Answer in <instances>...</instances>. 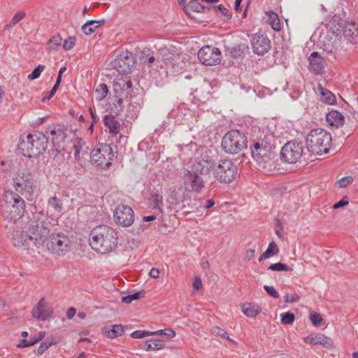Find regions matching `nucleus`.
<instances>
[{"instance_id":"1","label":"nucleus","mask_w":358,"mask_h":358,"mask_svg":"<svg viewBox=\"0 0 358 358\" xmlns=\"http://www.w3.org/2000/svg\"><path fill=\"white\" fill-rule=\"evenodd\" d=\"M274 148V136L271 134L261 135L250 145L252 158L266 174H269L275 169Z\"/></svg>"},{"instance_id":"2","label":"nucleus","mask_w":358,"mask_h":358,"mask_svg":"<svg viewBox=\"0 0 358 358\" xmlns=\"http://www.w3.org/2000/svg\"><path fill=\"white\" fill-rule=\"evenodd\" d=\"M117 233L106 225L93 229L90 235V245L93 250L101 254L113 252L117 245Z\"/></svg>"},{"instance_id":"3","label":"nucleus","mask_w":358,"mask_h":358,"mask_svg":"<svg viewBox=\"0 0 358 358\" xmlns=\"http://www.w3.org/2000/svg\"><path fill=\"white\" fill-rule=\"evenodd\" d=\"M48 138L43 133L29 134L25 138L21 137L18 149L21 153L28 158L38 157L48 148Z\"/></svg>"},{"instance_id":"4","label":"nucleus","mask_w":358,"mask_h":358,"mask_svg":"<svg viewBox=\"0 0 358 358\" xmlns=\"http://www.w3.org/2000/svg\"><path fill=\"white\" fill-rule=\"evenodd\" d=\"M306 144L308 150L315 155L327 154L332 145L331 135L325 129H312L306 136Z\"/></svg>"},{"instance_id":"5","label":"nucleus","mask_w":358,"mask_h":358,"mask_svg":"<svg viewBox=\"0 0 358 358\" xmlns=\"http://www.w3.org/2000/svg\"><path fill=\"white\" fill-rule=\"evenodd\" d=\"M3 201L4 203L1 206L3 217L10 222L19 220L25 210L24 199L12 191H6L3 194Z\"/></svg>"},{"instance_id":"6","label":"nucleus","mask_w":358,"mask_h":358,"mask_svg":"<svg viewBox=\"0 0 358 358\" xmlns=\"http://www.w3.org/2000/svg\"><path fill=\"white\" fill-rule=\"evenodd\" d=\"M52 227L50 218L42 212L33 213L32 217L27 223L29 232L34 239V243L43 241V238L49 234Z\"/></svg>"},{"instance_id":"7","label":"nucleus","mask_w":358,"mask_h":358,"mask_svg":"<svg viewBox=\"0 0 358 358\" xmlns=\"http://www.w3.org/2000/svg\"><path fill=\"white\" fill-rule=\"evenodd\" d=\"M247 145V138L239 130H231L225 134L222 141V148L228 154H237Z\"/></svg>"},{"instance_id":"8","label":"nucleus","mask_w":358,"mask_h":358,"mask_svg":"<svg viewBox=\"0 0 358 358\" xmlns=\"http://www.w3.org/2000/svg\"><path fill=\"white\" fill-rule=\"evenodd\" d=\"M238 168L236 164L229 159L219 161L213 171L215 178L221 183L229 184L234 182L237 176Z\"/></svg>"},{"instance_id":"9","label":"nucleus","mask_w":358,"mask_h":358,"mask_svg":"<svg viewBox=\"0 0 358 358\" xmlns=\"http://www.w3.org/2000/svg\"><path fill=\"white\" fill-rule=\"evenodd\" d=\"M113 159V150L108 144H101L91 152V162L97 167L108 168Z\"/></svg>"},{"instance_id":"10","label":"nucleus","mask_w":358,"mask_h":358,"mask_svg":"<svg viewBox=\"0 0 358 358\" xmlns=\"http://www.w3.org/2000/svg\"><path fill=\"white\" fill-rule=\"evenodd\" d=\"M303 143L292 141L287 143L281 149L280 158L288 164H296L304 155Z\"/></svg>"},{"instance_id":"11","label":"nucleus","mask_w":358,"mask_h":358,"mask_svg":"<svg viewBox=\"0 0 358 358\" xmlns=\"http://www.w3.org/2000/svg\"><path fill=\"white\" fill-rule=\"evenodd\" d=\"M70 240L62 233L52 234L46 242L48 250L52 254L63 256L70 249Z\"/></svg>"},{"instance_id":"12","label":"nucleus","mask_w":358,"mask_h":358,"mask_svg":"<svg viewBox=\"0 0 358 358\" xmlns=\"http://www.w3.org/2000/svg\"><path fill=\"white\" fill-rule=\"evenodd\" d=\"M213 168H215V160L212 152L206 149L201 150L200 155L196 158L193 169L201 174H208Z\"/></svg>"},{"instance_id":"13","label":"nucleus","mask_w":358,"mask_h":358,"mask_svg":"<svg viewBox=\"0 0 358 358\" xmlns=\"http://www.w3.org/2000/svg\"><path fill=\"white\" fill-rule=\"evenodd\" d=\"M199 61L206 66L217 65L221 62V52L217 48L206 45L197 54Z\"/></svg>"},{"instance_id":"14","label":"nucleus","mask_w":358,"mask_h":358,"mask_svg":"<svg viewBox=\"0 0 358 358\" xmlns=\"http://www.w3.org/2000/svg\"><path fill=\"white\" fill-rule=\"evenodd\" d=\"M197 173L194 169L192 171L185 170L183 180L186 189L200 193L204 187V181L201 176H198Z\"/></svg>"},{"instance_id":"15","label":"nucleus","mask_w":358,"mask_h":358,"mask_svg":"<svg viewBox=\"0 0 358 358\" xmlns=\"http://www.w3.org/2000/svg\"><path fill=\"white\" fill-rule=\"evenodd\" d=\"M114 220L117 224L122 227L131 226L134 221L133 209L127 205L118 206L114 211Z\"/></svg>"},{"instance_id":"16","label":"nucleus","mask_w":358,"mask_h":358,"mask_svg":"<svg viewBox=\"0 0 358 358\" xmlns=\"http://www.w3.org/2000/svg\"><path fill=\"white\" fill-rule=\"evenodd\" d=\"M134 63L132 53L127 51L118 55L112 62V64L118 72L127 74L131 71Z\"/></svg>"},{"instance_id":"17","label":"nucleus","mask_w":358,"mask_h":358,"mask_svg":"<svg viewBox=\"0 0 358 358\" xmlns=\"http://www.w3.org/2000/svg\"><path fill=\"white\" fill-rule=\"evenodd\" d=\"M250 41L254 52L258 55H264L271 49V41L265 35L255 34Z\"/></svg>"},{"instance_id":"18","label":"nucleus","mask_w":358,"mask_h":358,"mask_svg":"<svg viewBox=\"0 0 358 358\" xmlns=\"http://www.w3.org/2000/svg\"><path fill=\"white\" fill-rule=\"evenodd\" d=\"M52 313V306L45 301L44 298H41L39 300L31 311V315L34 318L43 321L49 319Z\"/></svg>"},{"instance_id":"19","label":"nucleus","mask_w":358,"mask_h":358,"mask_svg":"<svg viewBox=\"0 0 358 358\" xmlns=\"http://www.w3.org/2000/svg\"><path fill=\"white\" fill-rule=\"evenodd\" d=\"M12 241L14 246L23 248L27 246L30 242H34V239L33 235L29 232L28 228H17L13 230Z\"/></svg>"},{"instance_id":"20","label":"nucleus","mask_w":358,"mask_h":358,"mask_svg":"<svg viewBox=\"0 0 358 358\" xmlns=\"http://www.w3.org/2000/svg\"><path fill=\"white\" fill-rule=\"evenodd\" d=\"M14 180V187L18 192L22 193L24 191L32 190L34 185L33 178L29 173L19 171Z\"/></svg>"},{"instance_id":"21","label":"nucleus","mask_w":358,"mask_h":358,"mask_svg":"<svg viewBox=\"0 0 358 358\" xmlns=\"http://www.w3.org/2000/svg\"><path fill=\"white\" fill-rule=\"evenodd\" d=\"M50 134L52 136V142L54 148L59 152V149L62 148L65 139L67 137V129L64 125L57 124L50 128Z\"/></svg>"},{"instance_id":"22","label":"nucleus","mask_w":358,"mask_h":358,"mask_svg":"<svg viewBox=\"0 0 358 358\" xmlns=\"http://www.w3.org/2000/svg\"><path fill=\"white\" fill-rule=\"evenodd\" d=\"M113 90L116 96L127 97L131 94L133 83L131 80L124 78L115 79L113 81Z\"/></svg>"},{"instance_id":"23","label":"nucleus","mask_w":358,"mask_h":358,"mask_svg":"<svg viewBox=\"0 0 358 358\" xmlns=\"http://www.w3.org/2000/svg\"><path fill=\"white\" fill-rule=\"evenodd\" d=\"M323 50L327 54H330L336 58V55L341 49V41L340 38L334 37L325 38L323 41Z\"/></svg>"},{"instance_id":"24","label":"nucleus","mask_w":358,"mask_h":358,"mask_svg":"<svg viewBox=\"0 0 358 358\" xmlns=\"http://www.w3.org/2000/svg\"><path fill=\"white\" fill-rule=\"evenodd\" d=\"M324 58L317 52H313L309 57L311 70L315 75H322L324 73Z\"/></svg>"},{"instance_id":"25","label":"nucleus","mask_w":358,"mask_h":358,"mask_svg":"<svg viewBox=\"0 0 358 358\" xmlns=\"http://www.w3.org/2000/svg\"><path fill=\"white\" fill-rule=\"evenodd\" d=\"M303 341L306 343L313 345H321L327 348H329L333 346V341L329 337H327L323 334H312L305 337Z\"/></svg>"},{"instance_id":"26","label":"nucleus","mask_w":358,"mask_h":358,"mask_svg":"<svg viewBox=\"0 0 358 358\" xmlns=\"http://www.w3.org/2000/svg\"><path fill=\"white\" fill-rule=\"evenodd\" d=\"M326 120L331 127L338 128L344 124V116L337 110H331L326 115Z\"/></svg>"},{"instance_id":"27","label":"nucleus","mask_w":358,"mask_h":358,"mask_svg":"<svg viewBox=\"0 0 358 358\" xmlns=\"http://www.w3.org/2000/svg\"><path fill=\"white\" fill-rule=\"evenodd\" d=\"M124 332V326L121 324H113L106 327L102 330V334L108 338H115L122 336Z\"/></svg>"},{"instance_id":"28","label":"nucleus","mask_w":358,"mask_h":358,"mask_svg":"<svg viewBox=\"0 0 358 358\" xmlns=\"http://www.w3.org/2000/svg\"><path fill=\"white\" fill-rule=\"evenodd\" d=\"M150 201L152 204V208L157 210L159 213L163 212L164 202L162 193L159 190H152L150 193Z\"/></svg>"},{"instance_id":"29","label":"nucleus","mask_w":358,"mask_h":358,"mask_svg":"<svg viewBox=\"0 0 358 358\" xmlns=\"http://www.w3.org/2000/svg\"><path fill=\"white\" fill-rule=\"evenodd\" d=\"M103 124L109 129V133L117 134L120 131V124L113 115H106L103 117Z\"/></svg>"},{"instance_id":"30","label":"nucleus","mask_w":358,"mask_h":358,"mask_svg":"<svg viewBox=\"0 0 358 358\" xmlns=\"http://www.w3.org/2000/svg\"><path fill=\"white\" fill-rule=\"evenodd\" d=\"M343 37L351 43L358 42V33L357 32L355 24H351L345 26L343 29Z\"/></svg>"},{"instance_id":"31","label":"nucleus","mask_w":358,"mask_h":358,"mask_svg":"<svg viewBox=\"0 0 358 358\" xmlns=\"http://www.w3.org/2000/svg\"><path fill=\"white\" fill-rule=\"evenodd\" d=\"M317 90L322 102L329 105L334 104L336 102V97L334 94L329 90L324 88L321 84H318Z\"/></svg>"},{"instance_id":"32","label":"nucleus","mask_w":358,"mask_h":358,"mask_svg":"<svg viewBox=\"0 0 358 358\" xmlns=\"http://www.w3.org/2000/svg\"><path fill=\"white\" fill-rule=\"evenodd\" d=\"M165 347V342L163 340L158 338H152L145 342L143 346L141 348L145 351L150 350H159Z\"/></svg>"},{"instance_id":"33","label":"nucleus","mask_w":358,"mask_h":358,"mask_svg":"<svg viewBox=\"0 0 358 358\" xmlns=\"http://www.w3.org/2000/svg\"><path fill=\"white\" fill-rule=\"evenodd\" d=\"M226 51L230 55L231 57L237 58L243 55L244 52L248 48V45L244 43L235 45L233 47L225 46Z\"/></svg>"},{"instance_id":"34","label":"nucleus","mask_w":358,"mask_h":358,"mask_svg":"<svg viewBox=\"0 0 358 358\" xmlns=\"http://www.w3.org/2000/svg\"><path fill=\"white\" fill-rule=\"evenodd\" d=\"M279 248L274 241H271L266 250V251L259 257V262L268 259L271 257L276 256L279 253Z\"/></svg>"},{"instance_id":"35","label":"nucleus","mask_w":358,"mask_h":358,"mask_svg":"<svg viewBox=\"0 0 358 358\" xmlns=\"http://www.w3.org/2000/svg\"><path fill=\"white\" fill-rule=\"evenodd\" d=\"M242 312L247 317H255L262 311L259 306L253 303L243 304L241 307Z\"/></svg>"},{"instance_id":"36","label":"nucleus","mask_w":358,"mask_h":358,"mask_svg":"<svg viewBox=\"0 0 358 358\" xmlns=\"http://www.w3.org/2000/svg\"><path fill=\"white\" fill-rule=\"evenodd\" d=\"M268 19L267 22L271 26V27L275 31H280L281 29V26L280 23V20L278 15L273 11H269L267 13Z\"/></svg>"},{"instance_id":"37","label":"nucleus","mask_w":358,"mask_h":358,"mask_svg":"<svg viewBox=\"0 0 358 358\" xmlns=\"http://www.w3.org/2000/svg\"><path fill=\"white\" fill-rule=\"evenodd\" d=\"M201 0H192L189 2L186 7V12L189 11L202 13L204 11V6L201 3Z\"/></svg>"},{"instance_id":"38","label":"nucleus","mask_w":358,"mask_h":358,"mask_svg":"<svg viewBox=\"0 0 358 358\" xmlns=\"http://www.w3.org/2000/svg\"><path fill=\"white\" fill-rule=\"evenodd\" d=\"M159 54L161 55V58L166 65L171 64L176 57L175 54L171 52L166 48H161L159 50Z\"/></svg>"},{"instance_id":"39","label":"nucleus","mask_w":358,"mask_h":358,"mask_svg":"<svg viewBox=\"0 0 358 358\" xmlns=\"http://www.w3.org/2000/svg\"><path fill=\"white\" fill-rule=\"evenodd\" d=\"M145 295V291L142 289L136 292L134 294H129L122 297V302L125 303H130L134 300H138L141 298H143Z\"/></svg>"},{"instance_id":"40","label":"nucleus","mask_w":358,"mask_h":358,"mask_svg":"<svg viewBox=\"0 0 358 358\" xmlns=\"http://www.w3.org/2000/svg\"><path fill=\"white\" fill-rule=\"evenodd\" d=\"M96 20H89L82 26V31L85 35H91L98 28Z\"/></svg>"},{"instance_id":"41","label":"nucleus","mask_w":358,"mask_h":358,"mask_svg":"<svg viewBox=\"0 0 358 358\" xmlns=\"http://www.w3.org/2000/svg\"><path fill=\"white\" fill-rule=\"evenodd\" d=\"M39 341H41V338H36V335H35L29 340L26 338L21 339L20 343L17 345V347L18 348L30 347L38 343Z\"/></svg>"},{"instance_id":"42","label":"nucleus","mask_w":358,"mask_h":358,"mask_svg":"<svg viewBox=\"0 0 358 358\" xmlns=\"http://www.w3.org/2000/svg\"><path fill=\"white\" fill-rule=\"evenodd\" d=\"M48 204L56 212L61 213L62 210V203L61 199L57 196H52L48 200Z\"/></svg>"},{"instance_id":"43","label":"nucleus","mask_w":358,"mask_h":358,"mask_svg":"<svg viewBox=\"0 0 358 358\" xmlns=\"http://www.w3.org/2000/svg\"><path fill=\"white\" fill-rule=\"evenodd\" d=\"M268 270L273 271H292V268L281 262L271 264L268 268Z\"/></svg>"},{"instance_id":"44","label":"nucleus","mask_w":358,"mask_h":358,"mask_svg":"<svg viewBox=\"0 0 358 358\" xmlns=\"http://www.w3.org/2000/svg\"><path fill=\"white\" fill-rule=\"evenodd\" d=\"M211 333L215 336H220L222 338H226L231 343H234V341L229 338L227 332L219 327H213L211 329Z\"/></svg>"},{"instance_id":"45","label":"nucleus","mask_w":358,"mask_h":358,"mask_svg":"<svg viewBox=\"0 0 358 358\" xmlns=\"http://www.w3.org/2000/svg\"><path fill=\"white\" fill-rule=\"evenodd\" d=\"M152 336H164L168 338H172L176 336V332L171 329H160L155 331H152Z\"/></svg>"},{"instance_id":"46","label":"nucleus","mask_w":358,"mask_h":358,"mask_svg":"<svg viewBox=\"0 0 358 358\" xmlns=\"http://www.w3.org/2000/svg\"><path fill=\"white\" fill-rule=\"evenodd\" d=\"M171 199L174 200L176 203L183 201L182 188L173 189L171 192Z\"/></svg>"},{"instance_id":"47","label":"nucleus","mask_w":358,"mask_h":358,"mask_svg":"<svg viewBox=\"0 0 358 358\" xmlns=\"http://www.w3.org/2000/svg\"><path fill=\"white\" fill-rule=\"evenodd\" d=\"M295 320V315L294 313L287 312L281 315V322L283 324H292Z\"/></svg>"},{"instance_id":"48","label":"nucleus","mask_w":358,"mask_h":358,"mask_svg":"<svg viewBox=\"0 0 358 358\" xmlns=\"http://www.w3.org/2000/svg\"><path fill=\"white\" fill-rule=\"evenodd\" d=\"M26 15L25 12L24 11H20L17 12L14 15L13 18L11 19L10 22L8 24L6 25V27H14L17 23H18L20 20H22Z\"/></svg>"},{"instance_id":"49","label":"nucleus","mask_w":358,"mask_h":358,"mask_svg":"<svg viewBox=\"0 0 358 358\" xmlns=\"http://www.w3.org/2000/svg\"><path fill=\"white\" fill-rule=\"evenodd\" d=\"M55 343L53 341H45L41 343L38 349L35 351L36 354L38 356H41L45 350H47L50 347H51Z\"/></svg>"},{"instance_id":"50","label":"nucleus","mask_w":358,"mask_h":358,"mask_svg":"<svg viewBox=\"0 0 358 358\" xmlns=\"http://www.w3.org/2000/svg\"><path fill=\"white\" fill-rule=\"evenodd\" d=\"M45 67L44 66L41 65V64H39L34 69V71L31 72V73H30L29 76H28V79L29 80H35V79H37L38 78L40 77V75L41 73L43 72V71L44 70Z\"/></svg>"},{"instance_id":"51","label":"nucleus","mask_w":358,"mask_h":358,"mask_svg":"<svg viewBox=\"0 0 358 358\" xmlns=\"http://www.w3.org/2000/svg\"><path fill=\"white\" fill-rule=\"evenodd\" d=\"M96 92L100 94V99H104L108 92V86L105 83H101L96 89Z\"/></svg>"},{"instance_id":"52","label":"nucleus","mask_w":358,"mask_h":358,"mask_svg":"<svg viewBox=\"0 0 358 358\" xmlns=\"http://www.w3.org/2000/svg\"><path fill=\"white\" fill-rule=\"evenodd\" d=\"M152 336V331H141L137 330L134 331L131 334V336L133 338H142L145 336Z\"/></svg>"},{"instance_id":"53","label":"nucleus","mask_w":358,"mask_h":358,"mask_svg":"<svg viewBox=\"0 0 358 358\" xmlns=\"http://www.w3.org/2000/svg\"><path fill=\"white\" fill-rule=\"evenodd\" d=\"M76 38L74 36H70L66 39L63 44V48L66 50H69L73 48L76 44Z\"/></svg>"},{"instance_id":"54","label":"nucleus","mask_w":358,"mask_h":358,"mask_svg":"<svg viewBox=\"0 0 358 358\" xmlns=\"http://www.w3.org/2000/svg\"><path fill=\"white\" fill-rule=\"evenodd\" d=\"M264 289L270 296L274 299L279 298L280 295L278 292L273 286L264 285Z\"/></svg>"},{"instance_id":"55","label":"nucleus","mask_w":358,"mask_h":358,"mask_svg":"<svg viewBox=\"0 0 358 358\" xmlns=\"http://www.w3.org/2000/svg\"><path fill=\"white\" fill-rule=\"evenodd\" d=\"M310 320L313 325L317 326L322 322V317L320 313L314 312L310 313Z\"/></svg>"},{"instance_id":"56","label":"nucleus","mask_w":358,"mask_h":358,"mask_svg":"<svg viewBox=\"0 0 358 358\" xmlns=\"http://www.w3.org/2000/svg\"><path fill=\"white\" fill-rule=\"evenodd\" d=\"M217 13H220L222 16L224 17L226 19H230L231 15L229 14L228 10L224 8L222 5H218L215 7H214Z\"/></svg>"},{"instance_id":"57","label":"nucleus","mask_w":358,"mask_h":358,"mask_svg":"<svg viewBox=\"0 0 358 358\" xmlns=\"http://www.w3.org/2000/svg\"><path fill=\"white\" fill-rule=\"evenodd\" d=\"M62 38L59 34L52 36L48 41L49 44L54 45V49L57 50V48L60 46L62 42Z\"/></svg>"},{"instance_id":"58","label":"nucleus","mask_w":358,"mask_h":358,"mask_svg":"<svg viewBox=\"0 0 358 358\" xmlns=\"http://www.w3.org/2000/svg\"><path fill=\"white\" fill-rule=\"evenodd\" d=\"M349 203L348 199L347 196H343L339 201L334 204V209H338L341 207L345 206Z\"/></svg>"},{"instance_id":"59","label":"nucleus","mask_w":358,"mask_h":358,"mask_svg":"<svg viewBox=\"0 0 358 358\" xmlns=\"http://www.w3.org/2000/svg\"><path fill=\"white\" fill-rule=\"evenodd\" d=\"M73 149L75 150V158L78 160L80 159V152L82 149V144H81V139H79L78 141V143L75 145H73Z\"/></svg>"},{"instance_id":"60","label":"nucleus","mask_w":358,"mask_h":358,"mask_svg":"<svg viewBox=\"0 0 358 358\" xmlns=\"http://www.w3.org/2000/svg\"><path fill=\"white\" fill-rule=\"evenodd\" d=\"M299 299H300V297L296 294H292V295H289V294H287L285 296V301L286 303L297 302L299 301Z\"/></svg>"},{"instance_id":"61","label":"nucleus","mask_w":358,"mask_h":358,"mask_svg":"<svg viewBox=\"0 0 358 358\" xmlns=\"http://www.w3.org/2000/svg\"><path fill=\"white\" fill-rule=\"evenodd\" d=\"M58 88H57L56 86H53L50 92H46L44 94V96L42 99L43 101L51 99L52 97L55 94Z\"/></svg>"},{"instance_id":"62","label":"nucleus","mask_w":358,"mask_h":358,"mask_svg":"<svg viewBox=\"0 0 358 358\" xmlns=\"http://www.w3.org/2000/svg\"><path fill=\"white\" fill-rule=\"evenodd\" d=\"M145 52V51L143 52L142 59H143V62L152 64L155 62V57L152 54L151 55L150 54L146 55Z\"/></svg>"},{"instance_id":"63","label":"nucleus","mask_w":358,"mask_h":358,"mask_svg":"<svg viewBox=\"0 0 358 358\" xmlns=\"http://www.w3.org/2000/svg\"><path fill=\"white\" fill-rule=\"evenodd\" d=\"M337 183L340 187H346L350 183V179L348 177H343L337 181Z\"/></svg>"},{"instance_id":"64","label":"nucleus","mask_w":358,"mask_h":358,"mask_svg":"<svg viewBox=\"0 0 358 358\" xmlns=\"http://www.w3.org/2000/svg\"><path fill=\"white\" fill-rule=\"evenodd\" d=\"M255 249H248L245 251V259L247 261H250L255 257Z\"/></svg>"}]
</instances>
